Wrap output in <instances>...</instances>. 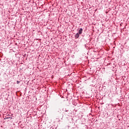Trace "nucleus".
<instances>
[{
  "label": "nucleus",
  "mask_w": 129,
  "mask_h": 129,
  "mask_svg": "<svg viewBox=\"0 0 129 129\" xmlns=\"http://www.w3.org/2000/svg\"><path fill=\"white\" fill-rule=\"evenodd\" d=\"M83 31V29L82 28H80V30H79L78 34H79V35H81Z\"/></svg>",
  "instance_id": "nucleus-1"
},
{
  "label": "nucleus",
  "mask_w": 129,
  "mask_h": 129,
  "mask_svg": "<svg viewBox=\"0 0 129 129\" xmlns=\"http://www.w3.org/2000/svg\"><path fill=\"white\" fill-rule=\"evenodd\" d=\"M76 38H79V33H77L75 35Z\"/></svg>",
  "instance_id": "nucleus-2"
},
{
  "label": "nucleus",
  "mask_w": 129,
  "mask_h": 129,
  "mask_svg": "<svg viewBox=\"0 0 129 129\" xmlns=\"http://www.w3.org/2000/svg\"><path fill=\"white\" fill-rule=\"evenodd\" d=\"M111 120H112V119L111 118H109V122H111Z\"/></svg>",
  "instance_id": "nucleus-3"
},
{
  "label": "nucleus",
  "mask_w": 129,
  "mask_h": 129,
  "mask_svg": "<svg viewBox=\"0 0 129 129\" xmlns=\"http://www.w3.org/2000/svg\"><path fill=\"white\" fill-rule=\"evenodd\" d=\"M17 84H19V83H20V81H17Z\"/></svg>",
  "instance_id": "nucleus-4"
}]
</instances>
